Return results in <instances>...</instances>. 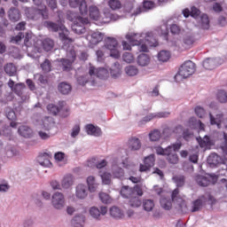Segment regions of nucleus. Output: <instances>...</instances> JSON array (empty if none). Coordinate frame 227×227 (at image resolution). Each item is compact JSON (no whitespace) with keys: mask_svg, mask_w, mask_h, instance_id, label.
<instances>
[{"mask_svg":"<svg viewBox=\"0 0 227 227\" xmlns=\"http://www.w3.org/2000/svg\"><path fill=\"white\" fill-rule=\"evenodd\" d=\"M102 40H104V34H102L100 32H94L90 35V43L92 45H98V43H100V42H102Z\"/></svg>","mask_w":227,"mask_h":227,"instance_id":"nucleus-31","label":"nucleus"},{"mask_svg":"<svg viewBox=\"0 0 227 227\" xmlns=\"http://www.w3.org/2000/svg\"><path fill=\"white\" fill-rule=\"evenodd\" d=\"M107 214V207L101 206L99 208L97 207H92L90 209V215L96 219V221H100L101 215H106Z\"/></svg>","mask_w":227,"mask_h":227,"instance_id":"nucleus-12","label":"nucleus"},{"mask_svg":"<svg viewBox=\"0 0 227 227\" xmlns=\"http://www.w3.org/2000/svg\"><path fill=\"white\" fill-rule=\"evenodd\" d=\"M200 121L196 119V117H191L188 121V127L190 129H192L193 130H196L198 127H200Z\"/></svg>","mask_w":227,"mask_h":227,"instance_id":"nucleus-48","label":"nucleus"},{"mask_svg":"<svg viewBox=\"0 0 227 227\" xmlns=\"http://www.w3.org/2000/svg\"><path fill=\"white\" fill-rule=\"evenodd\" d=\"M194 42H196V38H194V35H186L183 38V43H184V45L190 49L194 44Z\"/></svg>","mask_w":227,"mask_h":227,"instance_id":"nucleus-40","label":"nucleus"},{"mask_svg":"<svg viewBox=\"0 0 227 227\" xmlns=\"http://www.w3.org/2000/svg\"><path fill=\"white\" fill-rule=\"evenodd\" d=\"M69 35L70 32L68 31V28H67L65 25H59V37L61 42H72V39L68 37Z\"/></svg>","mask_w":227,"mask_h":227,"instance_id":"nucleus-20","label":"nucleus"},{"mask_svg":"<svg viewBox=\"0 0 227 227\" xmlns=\"http://www.w3.org/2000/svg\"><path fill=\"white\" fill-rule=\"evenodd\" d=\"M196 72V64L192 60L185 61L179 68L177 74L175 75V81H182L191 77Z\"/></svg>","mask_w":227,"mask_h":227,"instance_id":"nucleus-3","label":"nucleus"},{"mask_svg":"<svg viewBox=\"0 0 227 227\" xmlns=\"http://www.w3.org/2000/svg\"><path fill=\"white\" fill-rule=\"evenodd\" d=\"M129 205L130 207H132L133 208H139V207L142 205L143 202H141V199H139V197H130L129 198Z\"/></svg>","mask_w":227,"mask_h":227,"instance_id":"nucleus-47","label":"nucleus"},{"mask_svg":"<svg viewBox=\"0 0 227 227\" xmlns=\"http://www.w3.org/2000/svg\"><path fill=\"white\" fill-rule=\"evenodd\" d=\"M130 150L137 151L141 148V140L137 137H133L129 140Z\"/></svg>","mask_w":227,"mask_h":227,"instance_id":"nucleus-41","label":"nucleus"},{"mask_svg":"<svg viewBox=\"0 0 227 227\" xmlns=\"http://www.w3.org/2000/svg\"><path fill=\"white\" fill-rule=\"evenodd\" d=\"M126 40L131 45H137L139 47L140 52H148V44L143 39V34H129L126 35Z\"/></svg>","mask_w":227,"mask_h":227,"instance_id":"nucleus-4","label":"nucleus"},{"mask_svg":"<svg viewBox=\"0 0 227 227\" xmlns=\"http://www.w3.org/2000/svg\"><path fill=\"white\" fill-rule=\"evenodd\" d=\"M22 226L23 227H33V226H35V220H33L31 217H27L23 220Z\"/></svg>","mask_w":227,"mask_h":227,"instance_id":"nucleus-62","label":"nucleus"},{"mask_svg":"<svg viewBox=\"0 0 227 227\" xmlns=\"http://www.w3.org/2000/svg\"><path fill=\"white\" fill-rule=\"evenodd\" d=\"M132 196H143V189H141V186L139 184L135 185L132 188Z\"/></svg>","mask_w":227,"mask_h":227,"instance_id":"nucleus-58","label":"nucleus"},{"mask_svg":"<svg viewBox=\"0 0 227 227\" xmlns=\"http://www.w3.org/2000/svg\"><path fill=\"white\" fill-rule=\"evenodd\" d=\"M217 61H219L218 58H207L202 62V67L206 70H214V68L219 66Z\"/></svg>","mask_w":227,"mask_h":227,"instance_id":"nucleus-16","label":"nucleus"},{"mask_svg":"<svg viewBox=\"0 0 227 227\" xmlns=\"http://www.w3.org/2000/svg\"><path fill=\"white\" fill-rule=\"evenodd\" d=\"M28 18L32 20H38V19H49V12L47 9H33L29 12Z\"/></svg>","mask_w":227,"mask_h":227,"instance_id":"nucleus-10","label":"nucleus"},{"mask_svg":"<svg viewBox=\"0 0 227 227\" xmlns=\"http://www.w3.org/2000/svg\"><path fill=\"white\" fill-rule=\"evenodd\" d=\"M172 181L176 184V187L180 188L185 185V176L178 175L172 177Z\"/></svg>","mask_w":227,"mask_h":227,"instance_id":"nucleus-33","label":"nucleus"},{"mask_svg":"<svg viewBox=\"0 0 227 227\" xmlns=\"http://www.w3.org/2000/svg\"><path fill=\"white\" fill-rule=\"evenodd\" d=\"M170 33L172 35H180L182 28L176 23L169 25Z\"/></svg>","mask_w":227,"mask_h":227,"instance_id":"nucleus-56","label":"nucleus"},{"mask_svg":"<svg viewBox=\"0 0 227 227\" xmlns=\"http://www.w3.org/2000/svg\"><path fill=\"white\" fill-rule=\"evenodd\" d=\"M200 15H201V11H200V9H198L196 6H192L191 17H192V19H198Z\"/></svg>","mask_w":227,"mask_h":227,"instance_id":"nucleus-59","label":"nucleus"},{"mask_svg":"<svg viewBox=\"0 0 227 227\" xmlns=\"http://www.w3.org/2000/svg\"><path fill=\"white\" fill-rule=\"evenodd\" d=\"M88 13L92 20H98V17H100V11L98 10V7L95 5H90L89 7Z\"/></svg>","mask_w":227,"mask_h":227,"instance_id":"nucleus-30","label":"nucleus"},{"mask_svg":"<svg viewBox=\"0 0 227 227\" xmlns=\"http://www.w3.org/2000/svg\"><path fill=\"white\" fill-rule=\"evenodd\" d=\"M195 182L200 187H208V185H210V180L208 179V176L207 174L205 176L197 175L195 176Z\"/></svg>","mask_w":227,"mask_h":227,"instance_id":"nucleus-23","label":"nucleus"},{"mask_svg":"<svg viewBox=\"0 0 227 227\" xmlns=\"http://www.w3.org/2000/svg\"><path fill=\"white\" fill-rule=\"evenodd\" d=\"M143 207L145 212H152V210H153L155 207V202L153 201V200H145L143 201Z\"/></svg>","mask_w":227,"mask_h":227,"instance_id":"nucleus-42","label":"nucleus"},{"mask_svg":"<svg viewBox=\"0 0 227 227\" xmlns=\"http://www.w3.org/2000/svg\"><path fill=\"white\" fill-rule=\"evenodd\" d=\"M155 166V154H150L144 159V165L140 164L139 171H150V168Z\"/></svg>","mask_w":227,"mask_h":227,"instance_id":"nucleus-11","label":"nucleus"},{"mask_svg":"<svg viewBox=\"0 0 227 227\" xmlns=\"http://www.w3.org/2000/svg\"><path fill=\"white\" fill-rule=\"evenodd\" d=\"M125 73L129 77H134V76L137 75V74H139V69H137V67H136V66L129 65L125 67Z\"/></svg>","mask_w":227,"mask_h":227,"instance_id":"nucleus-38","label":"nucleus"},{"mask_svg":"<svg viewBox=\"0 0 227 227\" xmlns=\"http://www.w3.org/2000/svg\"><path fill=\"white\" fill-rule=\"evenodd\" d=\"M51 156L52 154L51 153H43L38 155L37 161L40 166H43V168H51V166H52V163L51 162Z\"/></svg>","mask_w":227,"mask_h":227,"instance_id":"nucleus-13","label":"nucleus"},{"mask_svg":"<svg viewBox=\"0 0 227 227\" xmlns=\"http://www.w3.org/2000/svg\"><path fill=\"white\" fill-rule=\"evenodd\" d=\"M85 130L88 136H94L95 137H100V136H102V129L93 124H87Z\"/></svg>","mask_w":227,"mask_h":227,"instance_id":"nucleus-15","label":"nucleus"},{"mask_svg":"<svg viewBox=\"0 0 227 227\" xmlns=\"http://www.w3.org/2000/svg\"><path fill=\"white\" fill-rule=\"evenodd\" d=\"M137 63L139 67H148L150 65V56L146 53H142L137 56Z\"/></svg>","mask_w":227,"mask_h":227,"instance_id":"nucleus-24","label":"nucleus"},{"mask_svg":"<svg viewBox=\"0 0 227 227\" xmlns=\"http://www.w3.org/2000/svg\"><path fill=\"white\" fill-rule=\"evenodd\" d=\"M207 196L201 195L197 200L192 202V212H200L203 208V205L207 203Z\"/></svg>","mask_w":227,"mask_h":227,"instance_id":"nucleus-14","label":"nucleus"},{"mask_svg":"<svg viewBox=\"0 0 227 227\" xmlns=\"http://www.w3.org/2000/svg\"><path fill=\"white\" fill-rule=\"evenodd\" d=\"M120 194L121 198L124 200H129V198H133L132 196V188L129 185H124L121 188Z\"/></svg>","mask_w":227,"mask_h":227,"instance_id":"nucleus-32","label":"nucleus"},{"mask_svg":"<svg viewBox=\"0 0 227 227\" xmlns=\"http://www.w3.org/2000/svg\"><path fill=\"white\" fill-rule=\"evenodd\" d=\"M125 175V171L123 170V168L117 167L115 168H114L113 170V176L114 178H120L121 179Z\"/></svg>","mask_w":227,"mask_h":227,"instance_id":"nucleus-53","label":"nucleus"},{"mask_svg":"<svg viewBox=\"0 0 227 227\" xmlns=\"http://www.w3.org/2000/svg\"><path fill=\"white\" fill-rule=\"evenodd\" d=\"M197 141L200 148H205V146H208L210 145V137L205 135L202 138L201 137H197Z\"/></svg>","mask_w":227,"mask_h":227,"instance_id":"nucleus-44","label":"nucleus"},{"mask_svg":"<svg viewBox=\"0 0 227 227\" xmlns=\"http://www.w3.org/2000/svg\"><path fill=\"white\" fill-rule=\"evenodd\" d=\"M216 99L220 104H226L227 102V92L224 90H218L216 94Z\"/></svg>","mask_w":227,"mask_h":227,"instance_id":"nucleus-45","label":"nucleus"},{"mask_svg":"<svg viewBox=\"0 0 227 227\" xmlns=\"http://www.w3.org/2000/svg\"><path fill=\"white\" fill-rule=\"evenodd\" d=\"M77 82L80 86H86L88 82V76L82 75L77 78Z\"/></svg>","mask_w":227,"mask_h":227,"instance_id":"nucleus-64","label":"nucleus"},{"mask_svg":"<svg viewBox=\"0 0 227 227\" xmlns=\"http://www.w3.org/2000/svg\"><path fill=\"white\" fill-rule=\"evenodd\" d=\"M142 38L149 47H157V45H159V42H157V39L153 36V32L145 33V36L143 35Z\"/></svg>","mask_w":227,"mask_h":227,"instance_id":"nucleus-18","label":"nucleus"},{"mask_svg":"<svg viewBox=\"0 0 227 227\" xmlns=\"http://www.w3.org/2000/svg\"><path fill=\"white\" fill-rule=\"evenodd\" d=\"M157 155L167 156V160L169 164H178V154L171 153L173 152V146L168 145L165 149L159 145L156 147Z\"/></svg>","mask_w":227,"mask_h":227,"instance_id":"nucleus-5","label":"nucleus"},{"mask_svg":"<svg viewBox=\"0 0 227 227\" xmlns=\"http://www.w3.org/2000/svg\"><path fill=\"white\" fill-rule=\"evenodd\" d=\"M45 26L46 27H48V29H50L53 33H58V31H59V25H58V23H55L53 21H46Z\"/></svg>","mask_w":227,"mask_h":227,"instance_id":"nucleus-49","label":"nucleus"},{"mask_svg":"<svg viewBox=\"0 0 227 227\" xmlns=\"http://www.w3.org/2000/svg\"><path fill=\"white\" fill-rule=\"evenodd\" d=\"M67 56L68 58H71V60L68 59H60V63L62 65V70L64 72H70L72 70V63L75 61V58H76L75 51H70Z\"/></svg>","mask_w":227,"mask_h":227,"instance_id":"nucleus-8","label":"nucleus"},{"mask_svg":"<svg viewBox=\"0 0 227 227\" xmlns=\"http://www.w3.org/2000/svg\"><path fill=\"white\" fill-rule=\"evenodd\" d=\"M63 189H70L71 185H74V176L71 174L66 175L61 182Z\"/></svg>","mask_w":227,"mask_h":227,"instance_id":"nucleus-27","label":"nucleus"},{"mask_svg":"<svg viewBox=\"0 0 227 227\" xmlns=\"http://www.w3.org/2000/svg\"><path fill=\"white\" fill-rule=\"evenodd\" d=\"M58 89L62 95H68L72 91V85L67 82H62L59 84Z\"/></svg>","mask_w":227,"mask_h":227,"instance_id":"nucleus-29","label":"nucleus"},{"mask_svg":"<svg viewBox=\"0 0 227 227\" xmlns=\"http://www.w3.org/2000/svg\"><path fill=\"white\" fill-rule=\"evenodd\" d=\"M199 24L202 29H209L210 28V20H208V15L202 14L200 16Z\"/></svg>","mask_w":227,"mask_h":227,"instance_id":"nucleus-36","label":"nucleus"},{"mask_svg":"<svg viewBox=\"0 0 227 227\" xmlns=\"http://www.w3.org/2000/svg\"><path fill=\"white\" fill-rule=\"evenodd\" d=\"M51 205L57 210H61L65 207V196L63 193L57 192L52 195Z\"/></svg>","mask_w":227,"mask_h":227,"instance_id":"nucleus-9","label":"nucleus"},{"mask_svg":"<svg viewBox=\"0 0 227 227\" xmlns=\"http://www.w3.org/2000/svg\"><path fill=\"white\" fill-rule=\"evenodd\" d=\"M194 113L198 118H205V114H207V111L203 106H197L194 109Z\"/></svg>","mask_w":227,"mask_h":227,"instance_id":"nucleus-54","label":"nucleus"},{"mask_svg":"<svg viewBox=\"0 0 227 227\" xmlns=\"http://www.w3.org/2000/svg\"><path fill=\"white\" fill-rule=\"evenodd\" d=\"M18 133L21 137H25V139H31L33 137V129L28 126H20L18 129Z\"/></svg>","mask_w":227,"mask_h":227,"instance_id":"nucleus-21","label":"nucleus"},{"mask_svg":"<svg viewBox=\"0 0 227 227\" xmlns=\"http://www.w3.org/2000/svg\"><path fill=\"white\" fill-rule=\"evenodd\" d=\"M170 59H171V53L169 52V51L162 50L158 53V59L162 63H166L167 61H169Z\"/></svg>","mask_w":227,"mask_h":227,"instance_id":"nucleus-37","label":"nucleus"},{"mask_svg":"<svg viewBox=\"0 0 227 227\" xmlns=\"http://www.w3.org/2000/svg\"><path fill=\"white\" fill-rule=\"evenodd\" d=\"M210 125H216L217 129H221V123H223V114H217L213 116L209 114Z\"/></svg>","mask_w":227,"mask_h":227,"instance_id":"nucleus-25","label":"nucleus"},{"mask_svg":"<svg viewBox=\"0 0 227 227\" xmlns=\"http://www.w3.org/2000/svg\"><path fill=\"white\" fill-rule=\"evenodd\" d=\"M110 215L114 217V219H121V217H123V211L118 207L114 206L110 208Z\"/></svg>","mask_w":227,"mask_h":227,"instance_id":"nucleus-35","label":"nucleus"},{"mask_svg":"<svg viewBox=\"0 0 227 227\" xmlns=\"http://www.w3.org/2000/svg\"><path fill=\"white\" fill-rule=\"evenodd\" d=\"M52 65L51 64V60L49 59H44L43 63L41 64V68L43 72H45L46 74H49L51 70Z\"/></svg>","mask_w":227,"mask_h":227,"instance_id":"nucleus-51","label":"nucleus"},{"mask_svg":"<svg viewBox=\"0 0 227 227\" xmlns=\"http://www.w3.org/2000/svg\"><path fill=\"white\" fill-rule=\"evenodd\" d=\"M221 156L215 153H211L207 159V162L211 168H217L221 164Z\"/></svg>","mask_w":227,"mask_h":227,"instance_id":"nucleus-19","label":"nucleus"},{"mask_svg":"<svg viewBox=\"0 0 227 227\" xmlns=\"http://www.w3.org/2000/svg\"><path fill=\"white\" fill-rule=\"evenodd\" d=\"M85 221L86 218L84 217V215H77L72 219L71 224L73 227H82L84 226Z\"/></svg>","mask_w":227,"mask_h":227,"instance_id":"nucleus-26","label":"nucleus"},{"mask_svg":"<svg viewBox=\"0 0 227 227\" xmlns=\"http://www.w3.org/2000/svg\"><path fill=\"white\" fill-rule=\"evenodd\" d=\"M24 90H26V84L20 82L14 85V88H12V91L21 98V100H24V95L23 92Z\"/></svg>","mask_w":227,"mask_h":227,"instance_id":"nucleus-28","label":"nucleus"},{"mask_svg":"<svg viewBox=\"0 0 227 227\" xmlns=\"http://www.w3.org/2000/svg\"><path fill=\"white\" fill-rule=\"evenodd\" d=\"M4 70L7 75L13 77L17 74V67L13 63H8L4 67Z\"/></svg>","mask_w":227,"mask_h":227,"instance_id":"nucleus-34","label":"nucleus"},{"mask_svg":"<svg viewBox=\"0 0 227 227\" xmlns=\"http://www.w3.org/2000/svg\"><path fill=\"white\" fill-rule=\"evenodd\" d=\"M160 206L164 208V210H171L173 207V204L171 203V200L162 198L160 200Z\"/></svg>","mask_w":227,"mask_h":227,"instance_id":"nucleus-46","label":"nucleus"},{"mask_svg":"<svg viewBox=\"0 0 227 227\" xmlns=\"http://www.w3.org/2000/svg\"><path fill=\"white\" fill-rule=\"evenodd\" d=\"M69 6L71 8H79V12L83 17L88 15V4L86 0H69Z\"/></svg>","mask_w":227,"mask_h":227,"instance_id":"nucleus-7","label":"nucleus"},{"mask_svg":"<svg viewBox=\"0 0 227 227\" xmlns=\"http://www.w3.org/2000/svg\"><path fill=\"white\" fill-rule=\"evenodd\" d=\"M122 59L125 63H132V61H134V56H132L130 52H125L122 55Z\"/></svg>","mask_w":227,"mask_h":227,"instance_id":"nucleus-63","label":"nucleus"},{"mask_svg":"<svg viewBox=\"0 0 227 227\" xmlns=\"http://www.w3.org/2000/svg\"><path fill=\"white\" fill-rule=\"evenodd\" d=\"M108 6L112 10H120V8H121V2L119 0H109Z\"/></svg>","mask_w":227,"mask_h":227,"instance_id":"nucleus-55","label":"nucleus"},{"mask_svg":"<svg viewBox=\"0 0 227 227\" xmlns=\"http://www.w3.org/2000/svg\"><path fill=\"white\" fill-rule=\"evenodd\" d=\"M96 77L106 80V77H109V72L107 69H106V67H98L97 69Z\"/></svg>","mask_w":227,"mask_h":227,"instance_id":"nucleus-43","label":"nucleus"},{"mask_svg":"<svg viewBox=\"0 0 227 227\" xmlns=\"http://www.w3.org/2000/svg\"><path fill=\"white\" fill-rule=\"evenodd\" d=\"M46 109L50 114H53V116H56L58 114H59V107L54 104H49L46 106Z\"/></svg>","mask_w":227,"mask_h":227,"instance_id":"nucleus-50","label":"nucleus"},{"mask_svg":"<svg viewBox=\"0 0 227 227\" xmlns=\"http://www.w3.org/2000/svg\"><path fill=\"white\" fill-rule=\"evenodd\" d=\"M67 20L74 23L72 29L76 35H84L86 33V24H90L88 18H82V16H74L72 12L67 13Z\"/></svg>","mask_w":227,"mask_h":227,"instance_id":"nucleus-2","label":"nucleus"},{"mask_svg":"<svg viewBox=\"0 0 227 227\" xmlns=\"http://www.w3.org/2000/svg\"><path fill=\"white\" fill-rule=\"evenodd\" d=\"M43 49L49 52L54 49V41H52L51 38H46L43 41Z\"/></svg>","mask_w":227,"mask_h":227,"instance_id":"nucleus-39","label":"nucleus"},{"mask_svg":"<svg viewBox=\"0 0 227 227\" xmlns=\"http://www.w3.org/2000/svg\"><path fill=\"white\" fill-rule=\"evenodd\" d=\"M105 47L107 51H110V57L114 59H120L121 54L118 51V41L114 37H106L105 39Z\"/></svg>","mask_w":227,"mask_h":227,"instance_id":"nucleus-6","label":"nucleus"},{"mask_svg":"<svg viewBox=\"0 0 227 227\" xmlns=\"http://www.w3.org/2000/svg\"><path fill=\"white\" fill-rule=\"evenodd\" d=\"M150 141L155 142L160 139V131L159 129H154L149 133Z\"/></svg>","mask_w":227,"mask_h":227,"instance_id":"nucleus-52","label":"nucleus"},{"mask_svg":"<svg viewBox=\"0 0 227 227\" xmlns=\"http://www.w3.org/2000/svg\"><path fill=\"white\" fill-rule=\"evenodd\" d=\"M169 116V112H159L149 114L142 119V121L145 123H148V121H152L154 118H168Z\"/></svg>","mask_w":227,"mask_h":227,"instance_id":"nucleus-17","label":"nucleus"},{"mask_svg":"<svg viewBox=\"0 0 227 227\" xmlns=\"http://www.w3.org/2000/svg\"><path fill=\"white\" fill-rule=\"evenodd\" d=\"M81 132V125L80 124H75L72 128V132H71V137H77Z\"/></svg>","mask_w":227,"mask_h":227,"instance_id":"nucleus-61","label":"nucleus"},{"mask_svg":"<svg viewBox=\"0 0 227 227\" xmlns=\"http://www.w3.org/2000/svg\"><path fill=\"white\" fill-rule=\"evenodd\" d=\"M59 114L61 118H68L70 116V108H59Z\"/></svg>","mask_w":227,"mask_h":227,"instance_id":"nucleus-60","label":"nucleus"},{"mask_svg":"<svg viewBox=\"0 0 227 227\" xmlns=\"http://www.w3.org/2000/svg\"><path fill=\"white\" fill-rule=\"evenodd\" d=\"M155 6V4L152 1H144L142 10L143 12H147V10H152Z\"/></svg>","mask_w":227,"mask_h":227,"instance_id":"nucleus-57","label":"nucleus"},{"mask_svg":"<svg viewBox=\"0 0 227 227\" xmlns=\"http://www.w3.org/2000/svg\"><path fill=\"white\" fill-rule=\"evenodd\" d=\"M87 185L80 184L76 186L75 194L79 200H84L88 196V191L90 192H95L98 188V184L95 180V176H90L87 177Z\"/></svg>","mask_w":227,"mask_h":227,"instance_id":"nucleus-1","label":"nucleus"},{"mask_svg":"<svg viewBox=\"0 0 227 227\" xmlns=\"http://www.w3.org/2000/svg\"><path fill=\"white\" fill-rule=\"evenodd\" d=\"M8 17L11 22H19L20 20V11L16 7H12L8 12Z\"/></svg>","mask_w":227,"mask_h":227,"instance_id":"nucleus-22","label":"nucleus"}]
</instances>
